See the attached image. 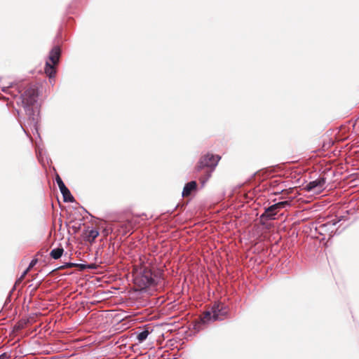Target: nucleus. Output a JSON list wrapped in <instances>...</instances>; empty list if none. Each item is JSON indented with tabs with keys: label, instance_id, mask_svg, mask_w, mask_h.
Wrapping results in <instances>:
<instances>
[{
	"label": "nucleus",
	"instance_id": "0eeeda50",
	"mask_svg": "<svg viewBox=\"0 0 359 359\" xmlns=\"http://www.w3.org/2000/svg\"><path fill=\"white\" fill-rule=\"evenodd\" d=\"M291 202L289 201H283L276 203L268 208H265L264 212L259 217L260 224L266 229H270L272 224L269 221L276 219V215L280 209L290 207Z\"/></svg>",
	"mask_w": 359,
	"mask_h": 359
},
{
	"label": "nucleus",
	"instance_id": "f03ea898",
	"mask_svg": "<svg viewBox=\"0 0 359 359\" xmlns=\"http://www.w3.org/2000/svg\"><path fill=\"white\" fill-rule=\"evenodd\" d=\"M1 91L6 94L10 95L13 97H18L17 104L20 102L24 108L26 115L27 116V124L32 130L38 132V122L39 117V107L38 102L39 89L34 85H31L22 92L21 86L17 83H10L7 86L1 88Z\"/></svg>",
	"mask_w": 359,
	"mask_h": 359
},
{
	"label": "nucleus",
	"instance_id": "cd10ccee",
	"mask_svg": "<svg viewBox=\"0 0 359 359\" xmlns=\"http://www.w3.org/2000/svg\"><path fill=\"white\" fill-rule=\"evenodd\" d=\"M314 237L318 238L319 239V237H318V236L316 235H314Z\"/></svg>",
	"mask_w": 359,
	"mask_h": 359
},
{
	"label": "nucleus",
	"instance_id": "9b49d317",
	"mask_svg": "<svg viewBox=\"0 0 359 359\" xmlns=\"http://www.w3.org/2000/svg\"><path fill=\"white\" fill-rule=\"evenodd\" d=\"M198 189V184L196 181L191 180L187 183H186L184 186L182 196L187 197L191 196L194 192H196Z\"/></svg>",
	"mask_w": 359,
	"mask_h": 359
},
{
	"label": "nucleus",
	"instance_id": "aec40b11",
	"mask_svg": "<svg viewBox=\"0 0 359 359\" xmlns=\"http://www.w3.org/2000/svg\"><path fill=\"white\" fill-rule=\"evenodd\" d=\"M113 232V229L111 227H106L102 230V233L104 237L108 236L109 234H111Z\"/></svg>",
	"mask_w": 359,
	"mask_h": 359
},
{
	"label": "nucleus",
	"instance_id": "9d476101",
	"mask_svg": "<svg viewBox=\"0 0 359 359\" xmlns=\"http://www.w3.org/2000/svg\"><path fill=\"white\" fill-rule=\"evenodd\" d=\"M326 183V178L325 177H319L318 179L311 181L305 187L308 191H321L323 189Z\"/></svg>",
	"mask_w": 359,
	"mask_h": 359
},
{
	"label": "nucleus",
	"instance_id": "20e7f679",
	"mask_svg": "<svg viewBox=\"0 0 359 359\" xmlns=\"http://www.w3.org/2000/svg\"><path fill=\"white\" fill-rule=\"evenodd\" d=\"M221 157L219 155L208 152L203 154L196 163L194 171L198 180L203 187L205 183L211 177L215 171Z\"/></svg>",
	"mask_w": 359,
	"mask_h": 359
},
{
	"label": "nucleus",
	"instance_id": "c85d7f7f",
	"mask_svg": "<svg viewBox=\"0 0 359 359\" xmlns=\"http://www.w3.org/2000/svg\"><path fill=\"white\" fill-rule=\"evenodd\" d=\"M314 237L318 238L319 239V237H318V236L316 235H314Z\"/></svg>",
	"mask_w": 359,
	"mask_h": 359
},
{
	"label": "nucleus",
	"instance_id": "39448f33",
	"mask_svg": "<svg viewBox=\"0 0 359 359\" xmlns=\"http://www.w3.org/2000/svg\"><path fill=\"white\" fill-rule=\"evenodd\" d=\"M229 312V309L224 303L215 302L210 309L205 311L198 320L194 322L193 328L199 332L210 322L223 320L228 316Z\"/></svg>",
	"mask_w": 359,
	"mask_h": 359
},
{
	"label": "nucleus",
	"instance_id": "b1692460",
	"mask_svg": "<svg viewBox=\"0 0 359 359\" xmlns=\"http://www.w3.org/2000/svg\"><path fill=\"white\" fill-rule=\"evenodd\" d=\"M11 357L10 353H3L0 355V359H8Z\"/></svg>",
	"mask_w": 359,
	"mask_h": 359
},
{
	"label": "nucleus",
	"instance_id": "7ed1b4c3",
	"mask_svg": "<svg viewBox=\"0 0 359 359\" xmlns=\"http://www.w3.org/2000/svg\"><path fill=\"white\" fill-rule=\"evenodd\" d=\"M163 276V269L150 262L134 270L133 283L136 290L145 292L148 288L160 284L164 279Z\"/></svg>",
	"mask_w": 359,
	"mask_h": 359
},
{
	"label": "nucleus",
	"instance_id": "393cba45",
	"mask_svg": "<svg viewBox=\"0 0 359 359\" xmlns=\"http://www.w3.org/2000/svg\"><path fill=\"white\" fill-rule=\"evenodd\" d=\"M72 229H74V233H76L79 229V227H76V226H72Z\"/></svg>",
	"mask_w": 359,
	"mask_h": 359
},
{
	"label": "nucleus",
	"instance_id": "a878e982",
	"mask_svg": "<svg viewBox=\"0 0 359 359\" xmlns=\"http://www.w3.org/2000/svg\"><path fill=\"white\" fill-rule=\"evenodd\" d=\"M178 207V205H175V208L170 212V213H172L174 210Z\"/></svg>",
	"mask_w": 359,
	"mask_h": 359
},
{
	"label": "nucleus",
	"instance_id": "bb28decb",
	"mask_svg": "<svg viewBox=\"0 0 359 359\" xmlns=\"http://www.w3.org/2000/svg\"><path fill=\"white\" fill-rule=\"evenodd\" d=\"M21 127H22V128L23 129L24 132L27 135V131H26V130L23 128V126H21Z\"/></svg>",
	"mask_w": 359,
	"mask_h": 359
},
{
	"label": "nucleus",
	"instance_id": "6ab92c4d",
	"mask_svg": "<svg viewBox=\"0 0 359 359\" xmlns=\"http://www.w3.org/2000/svg\"><path fill=\"white\" fill-rule=\"evenodd\" d=\"M37 262H38V259L34 258V259H32L28 265V267L26 269L27 271H29V270L31 269H32L36 264Z\"/></svg>",
	"mask_w": 359,
	"mask_h": 359
},
{
	"label": "nucleus",
	"instance_id": "f8f14e48",
	"mask_svg": "<svg viewBox=\"0 0 359 359\" xmlns=\"http://www.w3.org/2000/svg\"><path fill=\"white\" fill-rule=\"evenodd\" d=\"M100 233L97 230L92 229L90 230L85 229L83 233V237L86 242L92 243L95 238L98 237Z\"/></svg>",
	"mask_w": 359,
	"mask_h": 359
},
{
	"label": "nucleus",
	"instance_id": "6e6552de",
	"mask_svg": "<svg viewBox=\"0 0 359 359\" xmlns=\"http://www.w3.org/2000/svg\"><path fill=\"white\" fill-rule=\"evenodd\" d=\"M336 222L329 221L326 223L319 224L315 227L316 233L318 234L321 237L319 238L320 241L325 240L326 237H328V240L331 239L335 235L340 234L346 227L339 230V228H336Z\"/></svg>",
	"mask_w": 359,
	"mask_h": 359
},
{
	"label": "nucleus",
	"instance_id": "a211bd4d",
	"mask_svg": "<svg viewBox=\"0 0 359 359\" xmlns=\"http://www.w3.org/2000/svg\"><path fill=\"white\" fill-rule=\"evenodd\" d=\"M55 182L59 187V189L62 188L64 186H66L58 174H56L55 175Z\"/></svg>",
	"mask_w": 359,
	"mask_h": 359
},
{
	"label": "nucleus",
	"instance_id": "423d86ee",
	"mask_svg": "<svg viewBox=\"0 0 359 359\" xmlns=\"http://www.w3.org/2000/svg\"><path fill=\"white\" fill-rule=\"evenodd\" d=\"M62 48L60 46H54L49 51L45 62L44 72L48 77L49 82L55 81L57 67L60 62Z\"/></svg>",
	"mask_w": 359,
	"mask_h": 359
},
{
	"label": "nucleus",
	"instance_id": "1a4fd4ad",
	"mask_svg": "<svg viewBox=\"0 0 359 359\" xmlns=\"http://www.w3.org/2000/svg\"><path fill=\"white\" fill-rule=\"evenodd\" d=\"M137 224V220L132 218L127 219L126 220L122 222L118 225V231L123 234V236H126L129 233L130 235L133 233V230L136 225Z\"/></svg>",
	"mask_w": 359,
	"mask_h": 359
},
{
	"label": "nucleus",
	"instance_id": "ddd939ff",
	"mask_svg": "<svg viewBox=\"0 0 359 359\" xmlns=\"http://www.w3.org/2000/svg\"><path fill=\"white\" fill-rule=\"evenodd\" d=\"M60 191L62 195L63 201L65 203H74L75 201L74 197L72 196L70 190L66 186H64L62 188L60 189Z\"/></svg>",
	"mask_w": 359,
	"mask_h": 359
},
{
	"label": "nucleus",
	"instance_id": "412c9836",
	"mask_svg": "<svg viewBox=\"0 0 359 359\" xmlns=\"http://www.w3.org/2000/svg\"><path fill=\"white\" fill-rule=\"evenodd\" d=\"M28 272L29 271H27V270L25 269L21 274V276L16 280L15 285H16L17 284L20 283L24 279V278L25 277Z\"/></svg>",
	"mask_w": 359,
	"mask_h": 359
},
{
	"label": "nucleus",
	"instance_id": "dca6fc26",
	"mask_svg": "<svg viewBox=\"0 0 359 359\" xmlns=\"http://www.w3.org/2000/svg\"><path fill=\"white\" fill-rule=\"evenodd\" d=\"M76 267L79 269V271H83L89 269H96L97 268V266L95 263H90V264H76Z\"/></svg>",
	"mask_w": 359,
	"mask_h": 359
},
{
	"label": "nucleus",
	"instance_id": "4be33fe9",
	"mask_svg": "<svg viewBox=\"0 0 359 359\" xmlns=\"http://www.w3.org/2000/svg\"><path fill=\"white\" fill-rule=\"evenodd\" d=\"M346 219H347V217L346 216H339V217H337L336 219H332L331 221L332 222H336V225H337L341 220H346Z\"/></svg>",
	"mask_w": 359,
	"mask_h": 359
},
{
	"label": "nucleus",
	"instance_id": "f257e3e1",
	"mask_svg": "<svg viewBox=\"0 0 359 359\" xmlns=\"http://www.w3.org/2000/svg\"><path fill=\"white\" fill-rule=\"evenodd\" d=\"M1 91L6 94L10 95L13 97H18L17 104L20 102L24 108L26 115L27 116V124L32 130L38 132V122L39 117V107L38 102L39 89L34 85H31L22 92L21 86L17 83H10L7 86L1 88Z\"/></svg>",
	"mask_w": 359,
	"mask_h": 359
},
{
	"label": "nucleus",
	"instance_id": "5701e85b",
	"mask_svg": "<svg viewBox=\"0 0 359 359\" xmlns=\"http://www.w3.org/2000/svg\"><path fill=\"white\" fill-rule=\"evenodd\" d=\"M15 290V285L13 287L11 290L9 292L8 297H6V303H8L11 302V297L12 293L13 292V291Z\"/></svg>",
	"mask_w": 359,
	"mask_h": 359
},
{
	"label": "nucleus",
	"instance_id": "2eb2a0df",
	"mask_svg": "<svg viewBox=\"0 0 359 359\" xmlns=\"http://www.w3.org/2000/svg\"><path fill=\"white\" fill-rule=\"evenodd\" d=\"M64 252V249L62 246L53 248L50 252V256L54 259H60Z\"/></svg>",
	"mask_w": 359,
	"mask_h": 359
},
{
	"label": "nucleus",
	"instance_id": "4468645a",
	"mask_svg": "<svg viewBox=\"0 0 359 359\" xmlns=\"http://www.w3.org/2000/svg\"><path fill=\"white\" fill-rule=\"evenodd\" d=\"M151 332V330L149 327H144L143 330L136 332V339H137L138 342L142 343L144 341Z\"/></svg>",
	"mask_w": 359,
	"mask_h": 359
},
{
	"label": "nucleus",
	"instance_id": "f3484780",
	"mask_svg": "<svg viewBox=\"0 0 359 359\" xmlns=\"http://www.w3.org/2000/svg\"><path fill=\"white\" fill-rule=\"evenodd\" d=\"M76 263L70 262H65V263H64V264H62V265L60 266L59 267H57V269H69V268L76 267Z\"/></svg>",
	"mask_w": 359,
	"mask_h": 359
}]
</instances>
